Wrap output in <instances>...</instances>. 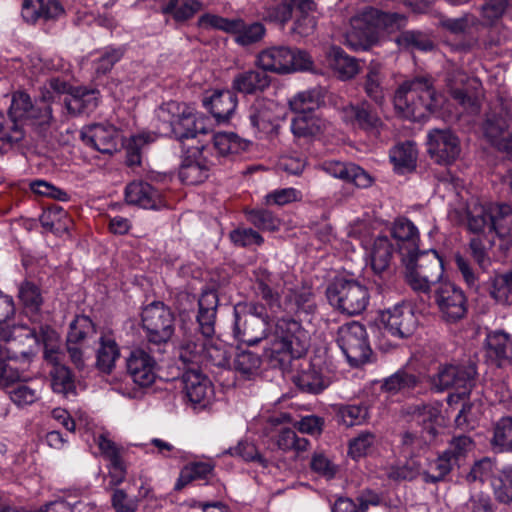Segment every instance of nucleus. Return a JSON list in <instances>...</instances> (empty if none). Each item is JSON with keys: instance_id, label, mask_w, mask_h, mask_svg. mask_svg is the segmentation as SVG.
Listing matches in <instances>:
<instances>
[{"instance_id": "f257e3e1", "label": "nucleus", "mask_w": 512, "mask_h": 512, "mask_svg": "<svg viewBox=\"0 0 512 512\" xmlns=\"http://www.w3.org/2000/svg\"><path fill=\"white\" fill-rule=\"evenodd\" d=\"M52 120L50 105L44 102L33 105L27 93H14L9 108V119L0 115V154H6L24 138L20 121H29L33 125L46 128Z\"/></svg>"}, {"instance_id": "f03ea898", "label": "nucleus", "mask_w": 512, "mask_h": 512, "mask_svg": "<svg viewBox=\"0 0 512 512\" xmlns=\"http://www.w3.org/2000/svg\"><path fill=\"white\" fill-rule=\"evenodd\" d=\"M407 18L399 13H387L376 8H365L351 18L344 43L355 51L367 50L375 44L381 32L393 33L406 26Z\"/></svg>"}, {"instance_id": "7ed1b4c3", "label": "nucleus", "mask_w": 512, "mask_h": 512, "mask_svg": "<svg viewBox=\"0 0 512 512\" xmlns=\"http://www.w3.org/2000/svg\"><path fill=\"white\" fill-rule=\"evenodd\" d=\"M393 103L404 118L422 121L440 107V96L431 76H416L404 81L395 91Z\"/></svg>"}, {"instance_id": "20e7f679", "label": "nucleus", "mask_w": 512, "mask_h": 512, "mask_svg": "<svg viewBox=\"0 0 512 512\" xmlns=\"http://www.w3.org/2000/svg\"><path fill=\"white\" fill-rule=\"evenodd\" d=\"M159 130L171 134L178 140L195 138L208 133L209 120L191 106L177 101L162 104L157 111Z\"/></svg>"}, {"instance_id": "39448f33", "label": "nucleus", "mask_w": 512, "mask_h": 512, "mask_svg": "<svg viewBox=\"0 0 512 512\" xmlns=\"http://www.w3.org/2000/svg\"><path fill=\"white\" fill-rule=\"evenodd\" d=\"M179 360L186 365L230 366L233 348L214 336L200 338L197 333H184L179 347Z\"/></svg>"}, {"instance_id": "423d86ee", "label": "nucleus", "mask_w": 512, "mask_h": 512, "mask_svg": "<svg viewBox=\"0 0 512 512\" xmlns=\"http://www.w3.org/2000/svg\"><path fill=\"white\" fill-rule=\"evenodd\" d=\"M267 351L270 357L277 355L283 356L280 361L286 357L300 358L306 354L310 345L309 333L301 324L290 318L278 319L274 325L273 331L268 336Z\"/></svg>"}, {"instance_id": "0eeeda50", "label": "nucleus", "mask_w": 512, "mask_h": 512, "mask_svg": "<svg viewBox=\"0 0 512 512\" xmlns=\"http://www.w3.org/2000/svg\"><path fill=\"white\" fill-rule=\"evenodd\" d=\"M405 280L415 291L428 292L443 276V262L435 250L416 251L402 259Z\"/></svg>"}, {"instance_id": "6e6552de", "label": "nucleus", "mask_w": 512, "mask_h": 512, "mask_svg": "<svg viewBox=\"0 0 512 512\" xmlns=\"http://www.w3.org/2000/svg\"><path fill=\"white\" fill-rule=\"evenodd\" d=\"M256 63L265 72L277 74L306 71L313 66V60L308 52L288 46H273L262 50L257 56Z\"/></svg>"}, {"instance_id": "1a4fd4ad", "label": "nucleus", "mask_w": 512, "mask_h": 512, "mask_svg": "<svg viewBox=\"0 0 512 512\" xmlns=\"http://www.w3.org/2000/svg\"><path fill=\"white\" fill-rule=\"evenodd\" d=\"M330 304L343 313L357 315L365 310L369 301L367 288L354 279L336 277L327 287Z\"/></svg>"}, {"instance_id": "9d476101", "label": "nucleus", "mask_w": 512, "mask_h": 512, "mask_svg": "<svg viewBox=\"0 0 512 512\" xmlns=\"http://www.w3.org/2000/svg\"><path fill=\"white\" fill-rule=\"evenodd\" d=\"M336 342L352 367L367 363L372 355L366 328L360 322L350 321L341 325Z\"/></svg>"}, {"instance_id": "9b49d317", "label": "nucleus", "mask_w": 512, "mask_h": 512, "mask_svg": "<svg viewBox=\"0 0 512 512\" xmlns=\"http://www.w3.org/2000/svg\"><path fill=\"white\" fill-rule=\"evenodd\" d=\"M409 414L418 422L426 424L421 433L405 431L401 434L403 453L413 458L425 450L437 435L436 428L431 422L437 418L438 410L427 404L415 405L409 408Z\"/></svg>"}, {"instance_id": "f8f14e48", "label": "nucleus", "mask_w": 512, "mask_h": 512, "mask_svg": "<svg viewBox=\"0 0 512 512\" xmlns=\"http://www.w3.org/2000/svg\"><path fill=\"white\" fill-rule=\"evenodd\" d=\"M234 315L233 334L237 340L247 345H255L263 339L268 340V316L262 305L251 303L244 312L235 308Z\"/></svg>"}, {"instance_id": "ddd939ff", "label": "nucleus", "mask_w": 512, "mask_h": 512, "mask_svg": "<svg viewBox=\"0 0 512 512\" xmlns=\"http://www.w3.org/2000/svg\"><path fill=\"white\" fill-rule=\"evenodd\" d=\"M476 368L473 365H440L429 377L431 389L443 392L454 389L459 397L468 396L475 384Z\"/></svg>"}, {"instance_id": "4468645a", "label": "nucleus", "mask_w": 512, "mask_h": 512, "mask_svg": "<svg viewBox=\"0 0 512 512\" xmlns=\"http://www.w3.org/2000/svg\"><path fill=\"white\" fill-rule=\"evenodd\" d=\"M142 326L150 344H166L174 334V313L161 301H154L143 308Z\"/></svg>"}, {"instance_id": "2eb2a0df", "label": "nucleus", "mask_w": 512, "mask_h": 512, "mask_svg": "<svg viewBox=\"0 0 512 512\" xmlns=\"http://www.w3.org/2000/svg\"><path fill=\"white\" fill-rule=\"evenodd\" d=\"M445 82L448 92L464 112L476 114L480 103L475 90L479 86L476 78L469 77L462 69L452 67L447 70Z\"/></svg>"}, {"instance_id": "dca6fc26", "label": "nucleus", "mask_w": 512, "mask_h": 512, "mask_svg": "<svg viewBox=\"0 0 512 512\" xmlns=\"http://www.w3.org/2000/svg\"><path fill=\"white\" fill-rule=\"evenodd\" d=\"M512 117L510 105L497 104L486 116L483 124L485 137L499 150L512 151V134L508 130Z\"/></svg>"}, {"instance_id": "f3484780", "label": "nucleus", "mask_w": 512, "mask_h": 512, "mask_svg": "<svg viewBox=\"0 0 512 512\" xmlns=\"http://www.w3.org/2000/svg\"><path fill=\"white\" fill-rule=\"evenodd\" d=\"M427 152L435 163L451 165L460 156V139L450 129H432L427 135Z\"/></svg>"}, {"instance_id": "a211bd4d", "label": "nucleus", "mask_w": 512, "mask_h": 512, "mask_svg": "<svg viewBox=\"0 0 512 512\" xmlns=\"http://www.w3.org/2000/svg\"><path fill=\"white\" fill-rule=\"evenodd\" d=\"M32 353L19 350L15 341L0 346V384L9 385L20 380L28 369Z\"/></svg>"}, {"instance_id": "6ab92c4d", "label": "nucleus", "mask_w": 512, "mask_h": 512, "mask_svg": "<svg viewBox=\"0 0 512 512\" xmlns=\"http://www.w3.org/2000/svg\"><path fill=\"white\" fill-rule=\"evenodd\" d=\"M32 353L19 350L15 341L0 346V384L9 385L20 380L28 369Z\"/></svg>"}, {"instance_id": "aec40b11", "label": "nucleus", "mask_w": 512, "mask_h": 512, "mask_svg": "<svg viewBox=\"0 0 512 512\" xmlns=\"http://www.w3.org/2000/svg\"><path fill=\"white\" fill-rule=\"evenodd\" d=\"M435 301L443 319L447 322H457L467 313L463 291L449 281L438 284L435 289Z\"/></svg>"}, {"instance_id": "412c9836", "label": "nucleus", "mask_w": 512, "mask_h": 512, "mask_svg": "<svg viewBox=\"0 0 512 512\" xmlns=\"http://www.w3.org/2000/svg\"><path fill=\"white\" fill-rule=\"evenodd\" d=\"M380 319L386 332L398 339L410 337L417 327L412 307L404 303L386 309L381 313Z\"/></svg>"}, {"instance_id": "4be33fe9", "label": "nucleus", "mask_w": 512, "mask_h": 512, "mask_svg": "<svg viewBox=\"0 0 512 512\" xmlns=\"http://www.w3.org/2000/svg\"><path fill=\"white\" fill-rule=\"evenodd\" d=\"M81 139L101 153L112 154L118 149L121 135L112 124L95 123L81 130Z\"/></svg>"}, {"instance_id": "5701e85b", "label": "nucleus", "mask_w": 512, "mask_h": 512, "mask_svg": "<svg viewBox=\"0 0 512 512\" xmlns=\"http://www.w3.org/2000/svg\"><path fill=\"white\" fill-rule=\"evenodd\" d=\"M343 121L365 132L378 135L384 127V123L370 104L363 102L359 105L349 104L342 108Z\"/></svg>"}, {"instance_id": "b1692460", "label": "nucleus", "mask_w": 512, "mask_h": 512, "mask_svg": "<svg viewBox=\"0 0 512 512\" xmlns=\"http://www.w3.org/2000/svg\"><path fill=\"white\" fill-rule=\"evenodd\" d=\"M192 365L182 375L183 390L188 400L194 405L205 406L213 396L211 381Z\"/></svg>"}, {"instance_id": "393cba45", "label": "nucleus", "mask_w": 512, "mask_h": 512, "mask_svg": "<svg viewBox=\"0 0 512 512\" xmlns=\"http://www.w3.org/2000/svg\"><path fill=\"white\" fill-rule=\"evenodd\" d=\"M127 372L133 382L148 387L156 378V360L145 350H133L126 360Z\"/></svg>"}, {"instance_id": "a878e982", "label": "nucleus", "mask_w": 512, "mask_h": 512, "mask_svg": "<svg viewBox=\"0 0 512 512\" xmlns=\"http://www.w3.org/2000/svg\"><path fill=\"white\" fill-rule=\"evenodd\" d=\"M198 314L196 321L198 329L193 333H197L200 338L214 336L215 321L218 307V295L215 291H206L202 293L198 300ZM185 333H188L185 331Z\"/></svg>"}, {"instance_id": "bb28decb", "label": "nucleus", "mask_w": 512, "mask_h": 512, "mask_svg": "<svg viewBox=\"0 0 512 512\" xmlns=\"http://www.w3.org/2000/svg\"><path fill=\"white\" fill-rule=\"evenodd\" d=\"M322 168L327 174L359 188H367L372 184V177L354 163L329 160L322 164Z\"/></svg>"}, {"instance_id": "cd10ccee", "label": "nucleus", "mask_w": 512, "mask_h": 512, "mask_svg": "<svg viewBox=\"0 0 512 512\" xmlns=\"http://www.w3.org/2000/svg\"><path fill=\"white\" fill-rule=\"evenodd\" d=\"M64 15L65 9L60 0H24L22 4V17L28 23L39 19L58 20Z\"/></svg>"}, {"instance_id": "c85d7f7f", "label": "nucleus", "mask_w": 512, "mask_h": 512, "mask_svg": "<svg viewBox=\"0 0 512 512\" xmlns=\"http://www.w3.org/2000/svg\"><path fill=\"white\" fill-rule=\"evenodd\" d=\"M271 83V78L263 70L253 69L240 72L232 80V90L244 95H257L265 91Z\"/></svg>"}, {"instance_id": "c756f323", "label": "nucleus", "mask_w": 512, "mask_h": 512, "mask_svg": "<svg viewBox=\"0 0 512 512\" xmlns=\"http://www.w3.org/2000/svg\"><path fill=\"white\" fill-rule=\"evenodd\" d=\"M316 10L313 0H299L289 34L293 38H304L312 35L317 27V19L311 13Z\"/></svg>"}, {"instance_id": "7c9ffc66", "label": "nucleus", "mask_w": 512, "mask_h": 512, "mask_svg": "<svg viewBox=\"0 0 512 512\" xmlns=\"http://www.w3.org/2000/svg\"><path fill=\"white\" fill-rule=\"evenodd\" d=\"M127 203L144 209H158L162 206L160 193L147 182H132L125 190Z\"/></svg>"}, {"instance_id": "2f4dec72", "label": "nucleus", "mask_w": 512, "mask_h": 512, "mask_svg": "<svg viewBox=\"0 0 512 512\" xmlns=\"http://www.w3.org/2000/svg\"><path fill=\"white\" fill-rule=\"evenodd\" d=\"M486 356L499 367L512 362V337L502 331L490 333L486 339Z\"/></svg>"}, {"instance_id": "473e14b6", "label": "nucleus", "mask_w": 512, "mask_h": 512, "mask_svg": "<svg viewBox=\"0 0 512 512\" xmlns=\"http://www.w3.org/2000/svg\"><path fill=\"white\" fill-rule=\"evenodd\" d=\"M392 235L397 240L401 259L418 250L419 234L415 225L407 218H398L393 225Z\"/></svg>"}, {"instance_id": "72a5a7b5", "label": "nucleus", "mask_w": 512, "mask_h": 512, "mask_svg": "<svg viewBox=\"0 0 512 512\" xmlns=\"http://www.w3.org/2000/svg\"><path fill=\"white\" fill-rule=\"evenodd\" d=\"M237 102V96L231 90L216 91L209 99L203 101L218 122L230 119L236 110Z\"/></svg>"}, {"instance_id": "f704fd0d", "label": "nucleus", "mask_w": 512, "mask_h": 512, "mask_svg": "<svg viewBox=\"0 0 512 512\" xmlns=\"http://www.w3.org/2000/svg\"><path fill=\"white\" fill-rule=\"evenodd\" d=\"M326 58L329 67L342 80L352 79L359 73L358 61L338 46H331L326 53Z\"/></svg>"}, {"instance_id": "c9c22d12", "label": "nucleus", "mask_w": 512, "mask_h": 512, "mask_svg": "<svg viewBox=\"0 0 512 512\" xmlns=\"http://www.w3.org/2000/svg\"><path fill=\"white\" fill-rule=\"evenodd\" d=\"M394 248L387 237L375 239L371 252V267L375 274L385 277L390 274V262Z\"/></svg>"}, {"instance_id": "e433bc0d", "label": "nucleus", "mask_w": 512, "mask_h": 512, "mask_svg": "<svg viewBox=\"0 0 512 512\" xmlns=\"http://www.w3.org/2000/svg\"><path fill=\"white\" fill-rule=\"evenodd\" d=\"M67 111L72 115L92 112L98 105L94 91L75 88L64 98Z\"/></svg>"}, {"instance_id": "4c0bfd02", "label": "nucleus", "mask_w": 512, "mask_h": 512, "mask_svg": "<svg viewBox=\"0 0 512 512\" xmlns=\"http://www.w3.org/2000/svg\"><path fill=\"white\" fill-rule=\"evenodd\" d=\"M489 231L504 238L512 235V208L507 204L490 203Z\"/></svg>"}, {"instance_id": "58836bf2", "label": "nucleus", "mask_w": 512, "mask_h": 512, "mask_svg": "<svg viewBox=\"0 0 512 512\" xmlns=\"http://www.w3.org/2000/svg\"><path fill=\"white\" fill-rule=\"evenodd\" d=\"M379 503L380 497L373 491L366 490L356 498V502L348 497H339L332 512H366L369 506H377Z\"/></svg>"}, {"instance_id": "ea45409f", "label": "nucleus", "mask_w": 512, "mask_h": 512, "mask_svg": "<svg viewBox=\"0 0 512 512\" xmlns=\"http://www.w3.org/2000/svg\"><path fill=\"white\" fill-rule=\"evenodd\" d=\"M120 357V350L116 341L110 336L99 338V347L96 350V367L104 373H110Z\"/></svg>"}, {"instance_id": "a19ab883", "label": "nucleus", "mask_w": 512, "mask_h": 512, "mask_svg": "<svg viewBox=\"0 0 512 512\" xmlns=\"http://www.w3.org/2000/svg\"><path fill=\"white\" fill-rule=\"evenodd\" d=\"M383 79L382 65L376 61L370 62L365 77L364 90L367 96L379 106H382L385 101L382 87Z\"/></svg>"}, {"instance_id": "79ce46f5", "label": "nucleus", "mask_w": 512, "mask_h": 512, "mask_svg": "<svg viewBox=\"0 0 512 512\" xmlns=\"http://www.w3.org/2000/svg\"><path fill=\"white\" fill-rule=\"evenodd\" d=\"M292 119L291 131L297 138H310L319 134L323 121L314 113H295Z\"/></svg>"}, {"instance_id": "37998d69", "label": "nucleus", "mask_w": 512, "mask_h": 512, "mask_svg": "<svg viewBox=\"0 0 512 512\" xmlns=\"http://www.w3.org/2000/svg\"><path fill=\"white\" fill-rule=\"evenodd\" d=\"M397 45L407 50L431 51L435 44L430 35L420 30H404L395 38Z\"/></svg>"}, {"instance_id": "c03bdc74", "label": "nucleus", "mask_w": 512, "mask_h": 512, "mask_svg": "<svg viewBox=\"0 0 512 512\" xmlns=\"http://www.w3.org/2000/svg\"><path fill=\"white\" fill-rule=\"evenodd\" d=\"M417 159V151L412 142L398 144L390 151V160L394 164L395 169L404 173L415 168Z\"/></svg>"}, {"instance_id": "a18cd8bd", "label": "nucleus", "mask_w": 512, "mask_h": 512, "mask_svg": "<svg viewBox=\"0 0 512 512\" xmlns=\"http://www.w3.org/2000/svg\"><path fill=\"white\" fill-rule=\"evenodd\" d=\"M494 496L503 504L512 503V465H506L491 480Z\"/></svg>"}, {"instance_id": "49530a36", "label": "nucleus", "mask_w": 512, "mask_h": 512, "mask_svg": "<svg viewBox=\"0 0 512 512\" xmlns=\"http://www.w3.org/2000/svg\"><path fill=\"white\" fill-rule=\"evenodd\" d=\"M324 102V93L321 88H313L298 93L289 104L295 113H314Z\"/></svg>"}, {"instance_id": "de8ad7c7", "label": "nucleus", "mask_w": 512, "mask_h": 512, "mask_svg": "<svg viewBox=\"0 0 512 512\" xmlns=\"http://www.w3.org/2000/svg\"><path fill=\"white\" fill-rule=\"evenodd\" d=\"M96 338V328L88 316H77L70 324L66 341L84 345L86 341Z\"/></svg>"}, {"instance_id": "09e8293b", "label": "nucleus", "mask_w": 512, "mask_h": 512, "mask_svg": "<svg viewBox=\"0 0 512 512\" xmlns=\"http://www.w3.org/2000/svg\"><path fill=\"white\" fill-rule=\"evenodd\" d=\"M180 1L167 0V3L161 7V12L172 15L177 22H183L192 18L202 9V3L199 0H185L182 4Z\"/></svg>"}, {"instance_id": "8fccbe9b", "label": "nucleus", "mask_w": 512, "mask_h": 512, "mask_svg": "<svg viewBox=\"0 0 512 512\" xmlns=\"http://www.w3.org/2000/svg\"><path fill=\"white\" fill-rule=\"evenodd\" d=\"M455 466L449 457L442 452L437 458L429 461L427 469L422 471L423 481L432 484L444 481Z\"/></svg>"}, {"instance_id": "3c124183", "label": "nucleus", "mask_w": 512, "mask_h": 512, "mask_svg": "<svg viewBox=\"0 0 512 512\" xmlns=\"http://www.w3.org/2000/svg\"><path fill=\"white\" fill-rule=\"evenodd\" d=\"M51 387L54 392L66 397L75 395V381L70 369L64 365H55L50 372Z\"/></svg>"}, {"instance_id": "603ef678", "label": "nucleus", "mask_w": 512, "mask_h": 512, "mask_svg": "<svg viewBox=\"0 0 512 512\" xmlns=\"http://www.w3.org/2000/svg\"><path fill=\"white\" fill-rule=\"evenodd\" d=\"M249 142L234 132H219L214 136V147L222 156L237 154L247 149Z\"/></svg>"}, {"instance_id": "864d4df0", "label": "nucleus", "mask_w": 512, "mask_h": 512, "mask_svg": "<svg viewBox=\"0 0 512 512\" xmlns=\"http://www.w3.org/2000/svg\"><path fill=\"white\" fill-rule=\"evenodd\" d=\"M299 0H279L265 8V19L284 27L293 17Z\"/></svg>"}, {"instance_id": "5fc2aeb1", "label": "nucleus", "mask_w": 512, "mask_h": 512, "mask_svg": "<svg viewBox=\"0 0 512 512\" xmlns=\"http://www.w3.org/2000/svg\"><path fill=\"white\" fill-rule=\"evenodd\" d=\"M208 175V165L199 160H186L179 170V179L187 185L200 184L207 179Z\"/></svg>"}, {"instance_id": "6e6d98bb", "label": "nucleus", "mask_w": 512, "mask_h": 512, "mask_svg": "<svg viewBox=\"0 0 512 512\" xmlns=\"http://www.w3.org/2000/svg\"><path fill=\"white\" fill-rule=\"evenodd\" d=\"M288 301L298 313L312 314L316 310L315 296L311 287L302 286L290 291Z\"/></svg>"}, {"instance_id": "4d7b16f0", "label": "nucleus", "mask_w": 512, "mask_h": 512, "mask_svg": "<svg viewBox=\"0 0 512 512\" xmlns=\"http://www.w3.org/2000/svg\"><path fill=\"white\" fill-rule=\"evenodd\" d=\"M18 297L27 312L38 313L43 304V297L38 285L25 280L19 286Z\"/></svg>"}, {"instance_id": "13d9d810", "label": "nucleus", "mask_w": 512, "mask_h": 512, "mask_svg": "<svg viewBox=\"0 0 512 512\" xmlns=\"http://www.w3.org/2000/svg\"><path fill=\"white\" fill-rule=\"evenodd\" d=\"M420 380L415 374L405 370H398L393 375L387 377L381 388L382 390L395 394L402 390H410L418 386Z\"/></svg>"}, {"instance_id": "bf43d9fd", "label": "nucleus", "mask_w": 512, "mask_h": 512, "mask_svg": "<svg viewBox=\"0 0 512 512\" xmlns=\"http://www.w3.org/2000/svg\"><path fill=\"white\" fill-rule=\"evenodd\" d=\"M262 360L261 357L248 350H243L235 355L234 368L245 379H251L258 374Z\"/></svg>"}, {"instance_id": "052dcab7", "label": "nucleus", "mask_w": 512, "mask_h": 512, "mask_svg": "<svg viewBox=\"0 0 512 512\" xmlns=\"http://www.w3.org/2000/svg\"><path fill=\"white\" fill-rule=\"evenodd\" d=\"M239 22V28L234 31L235 41L242 45L248 46L257 42H260L266 33L265 26L260 22H254L251 24H245L242 19L237 18Z\"/></svg>"}, {"instance_id": "680f3d73", "label": "nucleus", "mask_w": 512, "mask_h": 512, "mask_svg": "<svg viewBox=\"0 0 512 512\" xmlns=\"http://www.w3.org/2000/svg\"><path fill=\"white\" fill-rule=\"evenodd\" d=\"M294 383L304 392L317 394L326 386L322 375L313 366L301 371L294 377Z\"/></svg>"}, {"instance_id": "e2e57ef3", "label": "nucleus", "mask_w": 512, "mask_h": 512, "mask_svg": "<svg viewBox=\"0 0 512 512\" xmlns=\"http://www.w3.org/2000/svg\"><path fill=\"white\" fill-rule=\"evenodd\" d=\"M490 295L500 304L512 305V272L497 275L492 279Z\"/></svg>"}, {"instance_id": "0e129e2a", "label": "nucleus", "mask_w": 512, "mask_h": 512, "mask_svg": "<svg viewBox=\"0 0 512 512\" xmlns=\"http://www.w3.org/2000/svg\"><path fill=\"white\" fill-rule=\"evenodd\" d=\"M491 443L494 447H498L500 451H512L511 416L502 417L495 423Z\"/></svg>"}, {"instance_id": "69168bd1", "label": "nucleus", "mask_w": 512, "mask_h": 512, "mask_svg": "<svg viewBox=\"0 0 512 512\" xmlns=\"http://www.w3.org/2000/svg\"><path fill=\"white\" fill-rule=\"evenodd\" d=\"M474 443L469 436H455L449 442L448 448L443 451L456 466L461 464L467 454L473 449Z\"/></svg>"}, {"instance_id": "338daca9", "label": "nucleus", "mask_w": 512, "mask_h": 512, "mask_svg": "<svg viewBox=\"0 0 512 512\" xmlns=\"http://www.w3.org/2000/svg\"><path fill=\"white\" fill-rule=\"evenodd\" d=\"M480 25V21L472 14H465L459 18H442L440 26L455 35L469 33L474 27Z\"/></svg>"}, {"instance_id": "774afa93", "label": "nucleus", "mask_w": 512, "mask_h": 512, "mask_svg": "<svg viewBox=\"0 0 512 512\" xmlns=\"http://www.w3.org/2000/svg\"><path fill=\"white\" fill-rule=\"evenodd\" d=\"M422 475L421 464L414 458H410L403 465L392 466L387 472L389 479L394 481H411Z\"/></svg>"}]
</instances>
